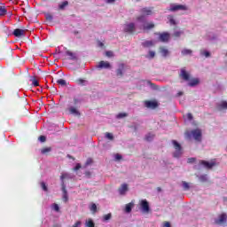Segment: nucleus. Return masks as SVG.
I'll return each mask as SVG.
<instances>
[{
  "label": "nucleus",
  "mask_w": 227,
  "mask_h": 227,
  "mask_svg": "<svg viewBox=\"0 0 227 227\" xmlns=\"http://www.w3.org/2000/svg\"><path fill=\"white\" fill-rule=\"evenodd\" d=\"M171 26H172V38L175 40H178L180 36L184 35V30L178 27V21L171 19Z\"/></svg>",
  "instance_id": "obj_1"
},
{
  "label": "nucleus",
  "mask_w": 227,
  "mask_h": 227,
  "mask_svg": "<svg viewBox=\"0 0 227 227\" xmlns=\"http://www.w3.org/2000/svg\"><path fill=\"white\" fill-rule=\"evenodd\" d=\"M138 210H140L141 214H150L152 212V208L150 207V202H148L146 199L140 200L138 202Z\"/></svg>",
  "instance_id": "obj_2"
},
{
  "label": "nucleus",
  "mask_w": 227,
  "mask_h": 227,
  "mask_svg": "<svg viewBox=\"0 0 227 227\" xmlns=\"http://www.w3.org/2000/svg\"><path fill=\"white\" fill-rule=\"evenodd\" d=\"M187 139H194L198 143H201V129H197L185 133Z\"/></svg>",
  "instance_id": "obj_3"
},
{
  "label": "nucleus",
  "mask_w": 227,
  "mask_h": 227,
  "mask_svg": "<svg viewBox=\"0 0 227 227\" xmlns=\"http://www.w3.org/2000/svg\"><path fill=\"white\" fill-rule=\"evenodd\" d=\"M140 13L142 14L137 18V20L138 22H146V17L152 15L153 12L152 11V8L145 7L141 9Z\"/></svg>",
  "instance_id": "obj_4"
},
{
  "label": "nucleus",
  "mask_w": 227,
  "mask_h": 227,
  "mask_svg": "<svg viewBox=\"0 0 227 227\" xmlns=\"http://www.w3.org/2000/svg\"><path fill=\"white\" fill-rule=\"evenodd\" d=\"M74 104L70 105L67 108V111L69 113V114H73V116H81V112H79V106H77V104H79V99L77 98H74Z\"/></svg>",
  "instance_id": "obj_5"
},
{
  "label": "nucleus",
  "mask_w": 227,
  "mask_h": 227,
  "mask_svg": "<svg viewBox=\"0 0 227 227\" xmlns=\"http://www.w3.org/2000/svg\"><path fill=\"white\" fill-rule=\"evenodd\" d=\"M154 38L157 42V43H159V42H162L163 43H166V42L169 41L170 35L169 33H154Z\"/></svg>",
  "instance_id": "obj_6"
},
{
  "label": "nucleus",
  "mask_w": 227,
  "mask_h": 227,
  "mask_svg": "<svg viewBox=\"0 0 227 227\" xmlns=\"http://www.w3.org/2000/svg\"><path fill=\"white\" fill-rule=\"evenodd\" d=\"M172 145L175 149L173 153V157H175V159H179V157H182L183 153L182 145H180V144H178V142H176V140L172 141Z\"/></svg>",
  "instance_id": "obj_7"
},
{
  "label": "nucleus",
  "mask_w": 227,
  "mask_h": 227,
  "mask_svg": "<svg viewBox=\"0 0 227 227\" xmlns=\"http://www.w3.org/2000/svg\"><path fill=\"white\" fill-rule=\"evenodd\" d=\"M189 6L186 4H172L171 12H188Z\"/></svg>",
  "instance_id": "obj_8"
},
{
  "label": "nucleus",
  "mask_w": 227,
  "mask_h": 227,
  "mask_svg": "<svg viewBox=\"0 0 227 227\" xmlns=\"http://www.w3.org/2000/svg\"><path fill=\"white\" fill-rule=\"evenodd\" d=\"M179 76L183 81H185V82H187L191 78V73H189L185 67H183L180 70Z\"/></svg>",
  "instance_id": "obj_9"
},
{
  "label": "nucleus",
  "mask_w": 227,
  "mask_h": 227,
  "mask_svg": "<svg viewBox=\"0 0 227 227\" xmlns=\"http://www.w3.org/2000/svg\"><path fill=\"white\" fill-rule=\"evenodd\" d=\"M215 224H226L227 223V214L226 213H223L221 215H218V217L215 220Z\"/></svg>",
  "instance_id": "obj_10"
},
{
  "label": "nucleus",
  "mask_w": 227,
  "mask_h": 227,
  "mask_svg": "<svg viewBox=\"0 0 227 227\" xmlns=\"http://www.w3.org/2000/svg\"><path fill=\"white\" fill-rule=\"evenodd\" d=\"M187 82L190 88H196V86H200L201 80L200 78H190V80Z\"/></svg>",
  "instance_id": "obj_11"
},
{
  "label": "nucleus",
  "mask_w": 227,
  "mask_h": 227,
  "mask_svg": "<svg viewBox=\"0 0 227 227\" xmlns=\"http://www.w3.org/2000/svg\"><path fill=\"white\" fill-rule=\"evenodd\" d=\"M125 64L123 63H120L118 65V67H117V70H116V75L117 77H122L123 76V74H125Z\"/></svg>",
  "instance_id": "obj_12"
},
{
  "label": "nucleus",
  "mask_w": 227,
  "mask_h": 227,
  "mask_svg": "<svg viewBox=\"0 0 227 227\" xmlns=\"http://www.w3.org/2000/svg\"><path fill=\"white\" fill-rule=\"evenodd\" d=\"M136 29V25L134 23H127L123 26V31L125 33H133Z\"/></svg>",
  "instance_id": "obj_13"
},
{
  "label": "nucleus",
  "mask_w": 227,
  "mask_h": 227,
  "mask_svg": "<svg viewBox=\"0 0 227 227\" xmlns=\"http://www.w3.org/2000/svg\"><path fill=\"white\" fill-rule=\"evenodd\" d=\"M97 68H98V70H102V69L107 70L111 68V64L107 61L101 60L100 62H98Z\"/></svg>",
  "instance_id": "obj_14"
},
{
  "label": "nucleus",
  "mask_w": 227,
  "mask_h": 227,
  "mask_svg": "<svg viewBox=\"0 0 227 227\" xmlns=\"http://www.w3.org/2000/svg\"><path fill=\"white\" fill-rule=\"evenodd\" d=\"M140 24H142V27L145 31H148L155 27V24H153V22H146V20L144 22H140Z\"/></svg>",
  "instance_id": "obj_15"
},
{
  "label": "nucleus",
  "mask_w": 227,
  "mask_h": 227,
  "mask_svg": "<svg viewBox=\"0 0 227 227\" xmlns=\"http://www.w3.org/2000/svg\"><path fill=\"white\" fill-rule=\"evenodd\" d=\"M200 164L202 166H204V168H207V169H212V168H214V166H215V160H213L211 161L201 160Z\"/></svg>",
  "instance_id": "obj_16"
},
{
  "label": "nucleus",
  "mask_w": 227,
  "mask_h": 227,
  "mask_svg": "<svg viewBox=\"0 0 227 227\" xmlns=\"http://www.w3.org/2000/svg\"><path fill=\"white\" fill-rule=\"evenodd\" d=\"M72 178H74V176H72L71 174L63 173V174L60 176L61 186L66 185V184H65V180H70V179H72Z\"/></svg>",
  "instance_id": "obj_17"
},
{
  "label": "nucleus",
  "mask_w": 227,
  "mask_h": 227,
  "mask_svg": "<svg viewBox=\"0 0 227 227\" xmlns=\"http://www.w3.org/2000/svg\"><path fill=\"white\" fill-rule=\"evenodd\" d=\"M129 192V184H122L121 187L119 188V194L121 196H125Z\"/></svg>",
  "instance_id": "obj_18"
},
{
  "label": "nucleus",
  "mask_w": 227,
  "mask_h": 227,
  "mask_svg": "<svg viewBox=\"0 0 227 227\" xmlns=\"http://www.w3.org/2000/svg\"><path fill=\"white\" fill-rule=\"evenodd\" d=\"M61 191H62V200L64 203H67V201H68V192L67 191V184H63V186H61Z\"/></svg>",
  "instance_id": "obj_19"
},
{
  "label": "nucleus",
  "mask_w": 227,
  "mask_h": 227,
  "mask_svg": "<svg viewBox=\"0 0 227 227\" xmlns=\"http://www.w3.org/2000/svg\"><path fill=\"white\" fill-rule=\"evenodd\" d=\"M142 45L143 47H153V45H157V40L154 37L153 40L144 41Z\"/></svg>",
  "instance_id": "obj_20"
},
{
  "label": "nucleus",
  "mask_w": 227,
  "mask_h": 227,
  "mask_svg": "<svg viewBox=\"0 0 227 227\" xmlns=\"http://www.w3.org/2000/svg\"><path fill=\"white\" fill-rule=\"evenodd\" d=\"M145 106L147 107V109H155L158 107L159 104L157 101H145Z\"/></svg>",
  "instance_id": "obj_21"
},
{
  "label": "nucleus",
  "mask_w": 227,
  "mask_h": 227,
  "mask_svg": "<svg viewBox=\"0 0 227 227\" xmlns=\"http://www.w3.org/2000/svg\"><path fill=\"white\" fill-rule=\"evenodd\" d=\"M25 34H26V30L20 29V28H16L13 31V35L17 38H20V36H24Z\"/></svg>",
  "instance_id": "obj_22"
},
{
  "label": "nucleus",
  "mask_w": 227,
  "mask_h": 227,
  "mask_svg": "<svg viewBox=\"0 0 227 227\" xmlns=\"http://www.w3.org/2000/svg\"><path fill=\"white\" fill-rule=\"evenodd\" d=\"M218 111H226L227 109V101H221L217 104Z\"/></svg>",
  "instance_id": "obj_23"
},
{
  "label": "nucleus",
  "mask_w": 227,
  "mask_h": 227,
  "mask_svg": "<svg viewBox=\"0 0 227 227\" xmlns=\"http://www.w3.org/2000/svg\"><path fill=\"white\" fill-rule=\"evenodd\" d=\"M132 208H134V202H129L125 206L126 214H130L132 212Z\"/></svg>",
  "instance_id": "obj_24"
},
{
  "label": "nucleus",
  "mask_w": 227,
  "mask_h": 227,
  "mask_svg": "<svg viewBox=\"0 0 227 227\" xmlns=\"http://www.w3.org/2000/svg\"><path fill=\"white\" fill-rule=\"evenodd\" d=\"M182 56H192V50L184 48L181 51Z\"/></svg>",
  "instance_id": "obj_25"
},
{
  "label": "nucleus",
  "mask_w": 227,
  "mask_h": 227,
  "mask_svg": "<svg viewBox=\"0 0 227 227\" xmlns=\"http://www.w3.org/2000/svg\"><path fill=\"white\" fill-rule=\"evenodd\" d=\"M85 227H95V222H93V219L89 218L85 221Z\"/></svg>",
  "instance_id": "obj_26"
},
{
  "label": "nucleus",
  "mask_w": 227,
  "mask_h": 227,
  "mask_svg": "<svg viewBox=\"0 0 227 227\" xmlns=\"http://www.w3.org/2000/svg\"><path fill=\"white\" fill-rule=\"evenodd\" d=\"M160 52L161 54V56H163V58H166V56H168L169 54V51H168V49L161 47L160 48Z\"/></svg>",
  "instance_id": "obj_27"
},
{
  "label": "nucleus",
  "mask_w": 227,
  "mask_h": 227,
  "mask_svg": "<svg viewBox=\"0 0 227 227\" xmlns=\"http://www.w3.org/2000/svg\"><path fill=\"white\" fill-rule=\"evenodd\" d=\"M50 152H52V148L51 147H44L41 150V153L43 155H47L48 153H50Z\"/></svg>",
  "instance_id": "obj_28"
},
{
  "label": "nucleus",
  "mask_w": 227,
  "mask_h": 227,
  "mask_svg": "<svg viewBox=\"0 0 227 227\" xmlns=\"http://www.w3.org/2000/svg\"><path fill=\"white\" fill-rule=\"evenodd\" d=\"M111 217H113V215H111V213L104 215L102 218L103 223H107V221H111Z\"/></svg>",
  "instance_id": "obj_29"
},
{
  "label": "nucleus",
  "mask_w": 227,
  "mask_h": 227,
  "mask_svg": "<svg viewBox=\"0 0 227 227\" xmlns=\"http://www.w3.org/2000/svg\"><path fill=\"white\" fill-rule=\"evenodd\" d=\"M76 83L79 86H86V84H88V81L80 78V79L76 80Z\"/></svg>",
  "instance_id": "obj_30"
},
{
  "label": "nucleus",
  "mask_w": 227,
  "mask_h": 227,
  "mask_svg": "<svg viewBox=\"0 0 227 227\" xmlns=\"http://www.w3.org/2000/svg\"><path fill=\"white\" fill-rule=\"evenodd\" d=\"M105 137L109 141L114 140V136L113 135V133H109V132L105 133Z\"/></svg>",
  "instance_id": "obj_31"
},
{
  "label": "nucleus",
  "mask_w": 227,
  "mask_h": 227,
  "mask_svg": "<svg viewBox=\"0 0 227 227\" xmlns=\"http://www.w3.org/2000/svg\"><path fill=\"white\" fill-rule=\"evenodd\" d=\"M200 56H204L205 58H210V51L207 50H200Z\"/></svg>",
  "instance_id": "obj_32"
},
{
  "label": "nucleus",
  "mask_w": 227,
  "mask_h": 227,
  "mask_svg": "<svg viewBox=\"0 0 227 227\" xmlns=\"http://www.w3.org/2000/svg\"><path fill=\"white\" fill-rule=\"evenodd\" d=\"M198 178L200 182H207V180H208V176L207 175H200V176H198Z\"/></svg>",
  "instance_id": "obj_33"
},
{
  "label": "nucleus",
  "mask_w": 227,
  "mask_h": 227,
  "mask_svg": "<svg viewBox=\"0 0 227 227\" xmlns=\"http://www.w3.org/2000/svg\"><path fill=\"white\" fill-rule=\"evenodd\" d=\"M182 186H183L184 191H189V189H191L189 183H187L185 181L182 182Z\"/></svg>",
  "instance_id": "obj_34"
},
{
  "label": "nucleus",
  "mask_w": 227,
  "mask_h": 227,
  "mask_svg": "<svg viewBox=\"0 0 227 227\" xmlns=\"http://www.w3.org/2000/svg\"><path fill=\"white\" fill-rule=\"evenodd\" d=\"M155 137V135L153 133H148L146 136H145V139L147 141H153V138Z\"/></svg>",
  "instance_id": "obj_35"
},
{
  "label": "nucleus",
  "mask_w": 227,
  "mask_h": 227,
  "mask_svg": "<svg viewBox=\"0 0 227 227\" xmlns=\"http://www.w3.org/2000/svg\"><path fill=\"white\" fill-rule=\"evenodd\" d=\"M146 58H148V59H153L155 58V51H149Z\"/></svg>",
  "instance_id": "obj_36"
},
{
  "label": "nucleus",
  "mask_w": 227,
  "mask_h": 227,
  "mask_svg": "<svg viewBox=\"0 0 227 227\" xmlns=\"http://www.w3.org/2000/svg\"><path fill=\"white\" fill-rule=\"evenodd\" d=\"M51 208L54 210V212H59V206L56 203L51 204Z\"/></svg>",
  "instance_id": "obj_37"
},
{
  "label": "nucleus",
  "mask_w": 227,
  "mask_h": 227,
  "mask_svg": "<svg viewBox=\"0 0 227 227\" xmlns=\"http://www.w3.org/2000/svg\"><path fill=\"white\" fill-rule=\"evenodd\" d=\"M90 210L92 212V214H95L97 212V204L92 203L90 206Z\"/></svg>",
  "instance_id": "obj_38"
},
{
  "label": "nucleus",
  "mask_w": 227,
  "mask_h": 227,
  "mask_svg": "<svg viewBox=\"0 0 227 227\" xmlns=\"http://www.w3.org/2000/svg\"><path fill=\"white\" fill-rule=\"evenodd\" d=\"M207 38L209 40H217V35H215V34L210 32L207 34Z\"/></svg>",
  "instance_id": "obj_39"
},
{
  "label": "nucleus",
  "mask_w": 227,
  "mask_h": 227,
  "mask_svg": "<svg viewBox=\"0 0 227 227\" xmlns=\"http://www.w3.org/2000/svg\"><path fill=\"white\" fill-rule=\"evenodd\" d=\"M128 116H129V114H127V113H121L116 115V118L118 120H121V118H127Z\"/></svg>",
  "instance_id": "obj_40"
},
{
  "label": "nucleus",
  "mask_w": 227,
  "mask_h": 227,
  "mask_svg": "<svg viewBox=\"0 0 227 227\" xmlns=\"http://www.w3.org/2000/svg\"><path fill=\"white\" fill-rule=\"evenodd\" d=\"M68 6V2L65 1L59 4V10H63L64 8H67Z\"/></svg>",
  "instance_id": "obj_41"
},
{
  "label": "nucleus",
  "mask_w": 227,
  "mask_h": 227,
  "mask_svg": "<svg viewBox=\"0 0 227 227\" xmlns=\"http://www.w3.org/2000/svg\"><path fill=\"white\" fill-rule=\"evenodd\" d=\"M114 159L115 161H118V160H121V159H123V157L121 156V154L116 153L114 155Z\"/></svg>",
  "instance_id": "obj_42"
},
{
  "label": "nucleus",
  "mask_w": 227,
  "mask_h": 227,
  "mask_svg": "<svg viewBox=\"0 0 227 227\" xmlns=\"http://www.w3.org/2000/svg\"><path fill=\"white\" fill-rule=\"evenodd\" d=\"M58 84H59L60 86H67V81L63 80V79H59L57 81Z\"/></svg>",
  "instance_id": "obj_43"
},
{
  "label": "nucleus",
  "mask_w": 227,
  "mask_h": 227,
  "mask_svg": "<svg viewBox=\"0 0 227 227\" xmlns=\"http://www.w3.org/2000/svg\"><path fill=\"white\" fill-rule=\"evenodd\" d=\"M185 117H186V120L188 121H192V120H194V117L192 116V114H187L186 115H185Z\"/></svg>",
  "instance_id": "obj_44"
},
{
  "label": "nucleus",
  "mask_w": 227,
  "mask_h": 227,
  "mask_svg": "<svg viewBox=\"0 0 227 227\" xmlns=\"http://www.w3.org/2000/svg\"><path fill=\"white\" fill-rule=\"evenodd\" d=\"M41 187H42L43 191H44L45 192H47V191H49V188H47V184H45L44 182L41 183Z\"/></svg>",
  "instance_id": "obj_45"
},
{
  "label": "nucleus",
  "mask_w": 227,
  "mask_h": 227,
  "mask_svg": "<svg viewBox=\"0 0 227 227\" xmlns=\"http://www.w3.org/2000/svg\"><path fill=\"white\" fill-rule=\"evenodd\" d=\"M67 56H69L70 59H75V55L72 51H67Z\"/></svg>",
  "instance_id": "obj_46"
},
{
  "label": "nucleus",
  "mask_w": 227,
  "mask_h": 227,
  "mask_svg": "<svg viewBox=\"0 0 227 227\" xmlns=\"http://www.w3.org/2000/svg\"><path fill=\"white\" fill-rule=\"evenodd\" d=\"M6 14V9L3 6H0V15H5Z\"/></svg>",
  "instance_id": "obj_47"
},
{
  "label": "nucleus",
  "mask_w": 227,
  "mask_h": 227,
  "mask_svg": "<svg viewBox=\"0 0 227 227\" xmlns=\"http://www.w3.org/2000/svg\"><path fill=\"white\" fill-rule=\"evenodd\" d=\"M104 2L106 4H114V3H116V0H104Z\"/></svg>",
  "instance_id": "obj_48"
},
{
  "label": "nucleus",
  "mask_w": 227,
  "mask_h": 227,
  "mask_svg": "<svg viewBox=\"0 0 227 227\" xmlns=\"http://www.w3.org/2000/svg\"><path fill=\"white\" fill-rule=\"evenodd\" d=\"M147 84L151 86L152 90H157V85L152 83V82H147Z\"/></svg>",
  "instance_id": "obj_49"
},
{
  "label": "nucleus",
  "mask_w": 227,
  "mask_h": 227,
  "mask_svg": "<svg viewBox=\"0 0 227 227\" xmlns=\"http://www.w3.org/2000/svg\"><path fill=\"white\" fill-rule=\"evenodd\" d=\"M46 20H48V22H52V15L51 14H46Z\"/></svg>",
  "instance_id": "obj_50"
},
{
  "label": "nucleus",
  "mask_w": 227,
  "mask_h": 227,
  "mask_svg": "<svg viewBox=\"0 0 227 227\" xmlns=\"http://www.w3.org/2000/svg\"><path fill=\"white\" fill-rule=\"evenodd\" d=\"M82 224V223L81 221H77L74 225L73 227H81Z\"/></svg>",
  "instance_id": "obj_51"
},
{
  "label": "nucleus",
  "mask_w": 227,
  "mask_h": 227,
  "mask_svg": "<svg viewBox=\"0 0 227 227\" xmlns=\"http://www.w3.org/2000/svg\"><path fill=\"white\" fill-rule=\"evenodd\" d=\"M106 56H107V58H113L114 53H113V51H106Z\"/></svg>",
  "instance_id": "obj_52"
},
{
  "label": "nucleus",
  "mask_w": 227,
  "mask_h": 227,
  "mask_svg": "<svg viewBox=\"0 0 227 227\" xmlns=\"http://www.w3.org/2000/svg\"><path fill=\"white\" fill-rule=\"evenodd\" d=\"M162 227H171V223L169 222H164Z\"/></svg>",
  "instance_id": "obj_53"
},
{
  "label": "nucleus",
  "mask_w": 227,
  "mask_h": 227,
  "mask_svg": "<svg viewBox=\"0 0 227 227\" xmlns=\"http://www.w3.org/2000/svg\"><path fill=\"white\" fill-rule=\"evenodd\" d=\"M38 140H39L41 143H45V136H41V137H39Z\"/></svg>",
  "instance_id": "obj_54"
},
{
  "label": "nucleus",
  "mask_w": 227,
  "mask_h": 227,
  "mask_svg": "<svg viewBox=\"0 0 227 227\" xmlns=\"http://www.w3.org/2000/svg\"><path fill=\"white\" fill-rule=\"evenodd\" d=\"M92 162H93V160L91 159H88L85 163V166H90V164H91Z\"/></svg>",
  "instance_id": "obj_55"
},
{
  "label": "nucleus",
  "mask_w": 227,
  "mask_h": 227,
  "mask_svg": "<svg viewBox=\"0 0 227 227\" xmlns=\"http://www.w3.org/2000/svg\"><path fill=\"white\" fill-rule=\"evenodd\" d=\"M195 160H196L195 158H190V159H188V163L192 164V162H194Z\"/></svg>",
  "instance_id": "obj_56"
},
{
  "label": "nucleus",
  "mask_w": 227,
  "mask_h": 227,
  "mask_svg": "<svg viewBox=\"0 0 227 227\" xmlns=\"http://www.w3.org/2000/svg\"><path fill=\"white\" fill-rule=\"evenodd\" d=\"M81 168V165L78 163L74 168V171H79V168Z\"/></svg>",
  "instance_id": "obj_57"
},
{
  "label": "nucleus",
  "mask_w": 227,
  "mask_h": 227,
  "mask_svg": "<svg viewBox=\"0 0 227 227\" xmlns=\"http://www.w3.org/2000/svg\"><path fill=\"white\" fill-rule=\"evenodd\" d=\"M32 84H33V86H35V87L38 86V81L33 80Z\"/></svg>",
  "instance_id": "obj_58"
},
{
  "label": "nucleus",
  "mask_w": 227,
  "mask_h": 227,
  "mask_svg": "<svg viewBox=\"0 0 227 227\" xmlns=\"http://www.w3.org/2000/svg\"><path fill=\"white\" fill-rule=\"evenodd\" d=\"M182 95H184V92H182V91H179V92H177V94L176 95V97H182Z\"/></svg>",
  "instance_id": "obj_59"
},
{
  "label": "nucleus",
  "mask_w": 227,
  "mask_h": 227,
  "mask_svg": "<svg viewBox=\"0 0 227 227\" xmlns=\"http://www.w3.org/2000/svg\"><path fill=\"white\" fill-rule=\"evenodd\" d=\"M98 47H104V43L99 42V43H98Z\"/></svg>",
  "instance_id": "obj_60"
},
{
  "label": "nucleus",
  "mask_w": 227,
  "mask_h": 227,
  "mask_svg": "<svg viewBox=\"0 0 227 227\" xmlns=\"http://www.w3.org/2000/svg\"><path fill=\"white\" fill-rule=\"evenodd\" d=\"M158 191H160V188H158Z\"/></svg>",
  "instance_id": "obj_61"
},
{
  "label": "nucleus",
  "mask_w": 227,
  "mask_h": 227,
  "mask_svg": "<svg viewBox=\"0 0 227 227\" xmlns=\"http://www.w3.org/2000/svg\"><path fill=\"white\" fill-rule=\"evenodd\" d=\"M136 1L139 2V1H141V0H136Z\"/></svg>",
  "instance_id": "obj_62"
}]
</instances>
